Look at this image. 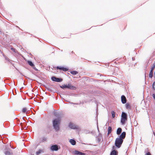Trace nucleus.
Instances as JSON below:
<instances>
[{
	"label": "nucleus",
	"mask_w": 155,
	"mask_h": 155,
	"mask_svg": "<svg viewBox=\"0 0 155 155\" xmlns=\"http://www.w3.org/2000/svg\"><path fill=\"white\" fill-rule=\"evenodd\" d=\"M27 110V109L26 108H24L23 109L22 111L23 112L25 113Z\"/></svg>",
	"instance_id": "obj_22"
},
{
	"label": "nucleus",
	"mask_w": 155,
	"mask_h": 155,
	"mask_svg": "<svg viewBox=\"0 0 155 155\" xmlns=\"http://www.w3.org/2000/svg\"><path fill=\"white\" fill-rule=\"evenodd\" d=\"M153 88L154 90H155V82H154L153 83Z\"/></svg>",
	"instance_id": "obj_25"
},
{
	"label": "nucleus",
	"mask_w": 155,
	"mask_h": 155,
	"mask_svg": "<svg viewBox=\"0 0 155 155\" xmlns=\"http://www.w3.org/2000/svg\"><path fill=\"white\" fill-rule=\"evenodd\" d=\"M54 115L55 116H57V112H54Z\"/></svg>",
	"instance_id": "obj_27"
},
{
	"label": "nucleus",
	"mask_w": 155,
	"mask_h": 155,
	"mask_svg": "<svg viewBox=\"0 0 155 155\" xmlns=\"http://www.w3.org/2000/svg\"><path fill=\"white\" fill-rule=\"evenodd\" d=\"M145 155H151L150 153V152H148L146 153Z\"/></svg>",
	"instance_id": "obj_26"
},
{
	"label": "nucleus",
	"mask_w": 155,
	"mask_h": 155,
	"mask_svg": "<svg viewBox=\"0 0 155 155\" xmlns=\"http://www.w3.org/2000/svg\"><path fill=\"white\" fill-rule=\"evenodd\" d=\"M71 73L73 75L76 74L78 73V72L76 71H73L71 72Z\"/></svg>",
	"instance_id": "obj_18"
},
{
	"label": "nucleus",
	"mask_w": 155,
	"mask_h": 155,
	"mask_svg": "<svg viewBox=\"0 0 155 155\" xmlns=\"http://www.w3.org/2000/svg\"><path fill=\"white\" fill-rule=\"evenodd\" d=\"M126 107L128 110L131 109V106L130 104L129 103H127L125 105Z\"/></svg>",
	"instance_id": "obj_13"
},
{
	"label": "nucleus",
	"mask_w": 155,
	"mask_h": 155,
	"mask_svg": "<svg viewBox=\"0 0 155 155\" xmlns=\"http://www.w3.org/2000/svg\"><path fill=\"white\" fill-rule=\"evenodd\" d=\"M153 76V71H150L149 74V77L150 78H152Z\"/></svg>",
	"instance_id": "obj_19"
},
{
	"label": "nucleus",
	"mask_w": 155,
	"mask_h": 155,
	"mask_svg": "<svg viewBox=\"0 0 155 155\" xmlns=\"http://www.w3.org/2000/svg\"><path fill=\"white\" fill-rule=\"evenodd\" d=\"M127 119H124L121 118V122L122 124H124L125 123V122L127 120Z\"/></svg>",
	"instance_id": "obj_17"
},
{
	"label": "nucleus",
	"mask_w": 155,
	"mask_h": 155,
	"mask_svg": "<svg viewBox=\"0 0 155 155\" xmlns=\"http://www.w3.org/2000/svg\"><path fill=\"white\" fill-rule=\"evenodd\" d=\"M61 120L60 118L58 117L54 119L53 120V126L55 130L57 131H58L59 130V125L60 123Z\"/></svg>",
	"instance_id": "obj_2"
},
{
	"label": "nucleus",
	"mask_w": 155,
	"mask_h": 155,
	"mask_svg": "<svg viewBox=\"0 0 155 155\" xmlns=\"http://www.w3.org/2000/svg\"><path fill=\"white\" fill-rule=\"evenodd\" d=\"M56 68L57 69H60L64 71H66L68 70L67 68L60 66H58Z\"/></svg>",
	"instance_id": "obj_8"
},
{
	"label": "nucleus",
	"mask_w": 155,
	"mask_h": 155,
	"mask_svg": "<svg viewBox=\"0 0 155 155\" xmlns=\"http://www.w3.org/2000/svg\"><path fill=\"white\" fill-rule=\"evenodd\" d=\"M152 96L154 99H155V94H153Z\"/></svg>",
	"instance_id": "obj_28"
},
{
	"label": "nucleus",
	"mask_w": 155,
	"mask_h": 155,
	"mask_svg": "<svg viewBox=\"0 0 155 155\" xmlns=\"http://www.w3.org/2000/svg\"><path fill=\"white\" fill-rule=\"evenodd\" d=\"M126 133L125 132H123L119 137L116 138L115 145L118 148H120L123 142V140L125 138Z\"/></svg>",
	"instance_id": "obj_1"
},
{
	"label": "nucleus",
	"mask_w": 155,
	"mask_h": 155,
	"mask_svg": "<svg viewBox=\"0 0 155 155\" xmlns=\"http://www.w3.org/2000/svg\"><path fill=\"white\" fill-rule=\"evenodd\" d=\"M5 154L6 155H10L11 154L10 152L9 151H6L5 152Z\"/></svg>",
	"instance_id": "obj_24"
},
{
	"label": "nucleus",
	"mask_w": 155,
	"mask_h": 155,
	"mask_svg": "<svg viewBox=\"0 0 155 155\" xmlns=\"http://www.w3.org/2000/svg\"><path fill=\"white\" fill-rule=\"evenodd\" d=\"M113 150L110 153V155H117L118 154V151L117 150H114L115 147L113 146Z\"/></svg>",
	"instance_id": "obj_6"
},
{
	"label": "nucleus",
	"mask_w": 155,
	"mask_h": 155,
	"mask_svg": "<svg viewBox=\"0 0 155 155\" xmlns=\"http://www.w3.org/2000/svg\"><path fill=\"white\" fill-rule=\"evenodd\" d=\"M69 141L70 143H71V144L73 145H75L76 144V141L75 140H74L73 139H71Z\"/></svg>",
	"instance_id": "obj_14"
},
{
	"label": "nucleus",
	"mask_w": 155,
	"mask_h": 155,
	"mask_svg": "<svg viewBox=\"0 0 155 155\" xmlns=\"http://www.w3.org/2000/svg\"><path fill=\"white\" fill-rule=\"evenodd\" d=\"M121 101L123 104H125L127 102V99L123 95L121 97Z\"/></svg>",
	"instance_id": "obj_7"
},
{
	"label": "nucleus",
	"mask_w": 155,
	"mask_h": 155,
	"mask_svg": "<svg viewBox=\"0 0 155 155\" xmlns=\"http://www.w3.org/2000/svg\"><path fill=\"white\" fill-rule=\"evenodd\" d=\"M155 68V64H153L151 68L150 71H153L154 70Z\"/></svg>",
	"instance_id": "obj_21"
},
{
	"label": "nucleus",
	"mask_w": 155,
	"mask_h": 155,
	"mask_svg": "<svg viewBox=\"0 0 155 155\" xmlns=\"http://www.w3.org/2000/svg\"><path fill=\"white\" fill-rule=\"evenodd\" d=\"M111 114H112V117L113 118H114V117H115V112L113 111H112L111 112Z\"/></svg>",
	"instance_id": "obj_20"
},
{
	"label": "nucleus",
	"mask_w": 155,
	"mask_h": 155,
	"mask_svg": "<svg viewBox=\"0 0 155 155\" xmlns=\"http://www.w3.org/2000/svg\"><path fill=\"white\" fill-rule=\"evenodd\" d=\"M51 79L53 81L57 82H60L62 81V79L58 78L54 76L52 77Z\"/></svg>",
	"instance_id": "obj_4"
},
{
	"label": "nucleus",
	"mask_w": 155,
	"mask_h": 155,
	"mask_svg": "<svg viewBox=\"0 0 155 155\" xmlns=\"http://www.w3.org/2000/svg\"><path fill=\"white\" fill-rule=\"evenodd\" d=\"M51 150L52 151H57L59 149L58 146L57 145H53L50 148Z\"/></svg>",
	"instance_id": "obj_5"
},
{
	"label": "nucleus",
	"mask_w": 155,
	"mask_h": 155,
	"mask_svg": "<svg viewBox=\"0 0 155 155\" xmlns=\"http://www.w3.org/2000/svg\"><path fill=\"white\" fill-rule=\"evenodd\" d=\"M41 152V150H39L38 151H37L36 152V154L37 155H38Z\"/></svg>",
	"instance_id": "obj_23"
},
{
	"label": "nucleus",
	"mask_w": 155,
	"mask_h": 155,
	"mask_svg": "<svg viewBox=\"0 0 155 155\" xmlns=\"http://www.w3.org/2000/svg\"><path fill=\"white\" fill-rule=\"evenodd\" d=\"M28 63L31 66L33 67L34 66V65L33 63L31 61H27Z\"/></svg>",
	"instance_id": "obj_15"
},
{
	"label": "nucleus",
	"mask_w": 155,
	"mask_h": 155,
	"mask_svg": "<svg viewBox=\"0 0 155 155\" xmlns=\"http://www.w3.org/2000/svg\"><path fill=\"white\" fill-rule=\"evenodd\" d=\"M122 129L121 128H118L117 130V135H119L122 132Z\"/></svg>",
	"instance_id": "obj_12"
},
{
	"label": "nucleus",
	"mask_w": 155,
	"mask_h": 155,
	"mask_svg": "<svg viewBox=\"0 0 155 155\" xmlns=\"http://www.w3.org/2000/svg\"><path fill=\"white\" fill-rule=\"evenodd\" d=\"M69 126L70 128L73 129H74L76 128V126L72 123H70Z\"/></svg>",
	"instance_id": "obj_11"
},
{
	"label": "nucleus",
	"mask_w": 155,
	"mask_h": 155,
	"mask_svg": "<svg viewBox=\"0 0 155 155\" xmlns=\"http://www.w3.org/2000/svg\"><path fill=\"white\" fill-rule=\"evenodd\" d=\"M75 154L76 155H85V154L84 153L81 152L78 150H75L74 151Z\"/></svg>",
	"instance_id": "obj_10"
},
{
	"label": "nucleus",
	"mask_w": 155,
	"mask_h": 155,
	"mask_svg": "<svg viewBox=\"0 0 155 155\" xmlns=\"http://www.w3.org/2000/svg\"><path fill=\"white\" fill-rule=\"evenodd\" d=\"M112 128L111 127H109L108 129V134H110L112 132Z\"/></svg>",
	"instance_id": "obj_16"
},
{
	"label": "nucleus",
	"mask_w": 155,
	"mask_h": 155,
	"mask_svg": "<svg viewBox=\"0 0 155 155\" xmlns=\"http://www.w3.org/2000/svg\"><path fill=\"white\" fill-rule=\"evenodd\" d=\"M60 87L63 89L68 88L72 90H75L76 89V87H75L72 86L71 84H68V85L64 84L60 86Z\"/></svg>",
	"instance_id": "obj_3"
},
{
	"label": "nucleus",
	"mask_w": 155,
	"mask_h": 155,
	"mask_svg": "<svg viewBox=\"0 0 155 155\" xmlns=\"http://www.w3.org/2000/svg\"><path fill=\"white\" fill-rule=\"evenodd\" d=\"M121 118L127 119V115L124 112L122 113Z\"/></svg>",
	"instance_id": "obj_9"
}]
</instances>
